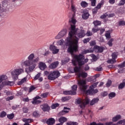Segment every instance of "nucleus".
Instances as JSON below:
<instances>
[{
	"mask_svg": "<svg viewBox=\"0 0 125 125\" xmlns=\"http://www.w3.org/2000/svg\"><path fill=\"white\" fill-rule=\"evenodd\" d=\"M86 36H87L88 37H90V36H92V33L90 32V31H87L86 33Z\"/></svg>",
	"mask_w": 125,
	"mask_h": 125,
	"instance_id": "obj_62",
	"label": "nucleus"
},
{
	"mask_svg": "<svg viewBox=\"0 0 125 125\" xmlns=\"http://www.w3.org/2000/svg\"><path fill=\"white\" fill-rule=\"evenodd\" d=\"M118 55L119 54L118 52L113 53L112 54V59L108 60L107 61V63H109L110 64H113V63L116 62V59H117Z\"/></svg>",
	"mask_w": 125,
	"mask_h": 125,
	"instance_id": "obj_10",
	"label": "nucleus"
},
{
	"mask_svg": "<svg viewBox=\"0 0 125 125\" xmlns=\"http://www.w3.org/2000/svg\"><path fill=\"white\" fill-rule=\"evenodd\" d=\"M66 36H67V29H63L55 36V39L56 40H60V39H62V38H64V37H66Z\"/></svg>",
	"mask_w": 125,
	"mask_h": 125,
	"instance_id": "obj_9",
	"label": "nucleus"
},
{
	"mask_svg": "<svg viewBox=\"0 0 125 125\" xmlns=\"http://www.w3.org/2000/svg\"><path fill=\"white\" fill-rule=\"evenodd\" d=\"M70 53H71V55L73 58L72 64L76 66L74 68H69L68 69L69 73H77L78 79H80L81 77H82V78H86V77H87V73L84 72H81V66H83L84 63L88 62V59H85L84 62L83 60L84 59V56L82 54H80L78 55L73 54V53H74V52ZM77 64H78L79 67L76 66Z\"/></svg>",
	"mask_w": 125,
	"mask_h": 125,
	"instance_id": "obj_2",
	"label": "nucleus"
},
{
	"mask_svg": "<svg viewBox=\"0 0 125 125\" xmlns=\"http://www.w3.org/2000/svg\"><path fill=\"white\" fill-rule=\"evenodd\" d=\"M59 122L61 123V124H62L63 125V123H65V122H67V118L62 117L59 119Z\"/></svg>",
	"mask_w": 125,
	"mask_h": 125,
	"instance_id": "obj_29",
	"label": "nucleus"
},
{
	"mask_svg": "<svg viewBox=\"0 0 125 125\" xmlns=\"http://www.w3.org/2000/svg\"><path fill=\"white\" fill-rule=\"evenodd\" d=\"M83 13L82 15V18L84 20H86L89 17V14L88 13V11L86 10H83Z\"/></svg>",
	"mask_w": 125,
	"mask_h": 125,
	"instance_id": "obj_13",
	"label": "nucleus"
},
{
	"mask_svg": "<svg viewBox=\"0 0 125 125\" xmlns=\"http://www.w3.org/2000/svg\"><path fill=\"white\" fill-rule=\"evenodd\" d=\"M39 67L40 69H41L42 71H43L44 69H46V64H45V63L43 62H40L39 63Z\"/></svg>",
	"mask_w": 125,
	"mask_h": 125,
	"instance_id": "obj_17",
	"label": "nucleus"
},
{
	"mask_svg": "<svg viewBox=\"0 0 125 125\" xmlns=\"http://www.w3.org/2000/svg\"><path fill=\"white\" fill-rule=\"evenodd\" d=\"M90 125H104V124H103L102 123L96 124V123L93 122V123H91Z\"/></svg>",
	"mask_w": 125,
	"mask_h": 125,
	"instance_id": "obj_57",
	"label": "nucleus"
},
{
	"mask_svg": "<svg viewBox=\"0 0 125 125\" xmlns=\"http://www.w3.org/2000/svg\"><path fill=\"white\" fill-rule=\"evenodd\" d=\"M68 100V98L67 97H62V102H65Z\"/></svg>",
	"mask_w": 125,
	"mask_h": 125,
	"instance_id": "obj_63",
	"label": "nucleus"
},
{
	"mask_svg": "<svg viewBox=\"0 0 125 125\" xmlns=\"http://www.w3.org/2000/svg\"><path fill=\"white\" fill-rule=\"evenodd\" d=\"M83 69L85 71H87V70H89V66L87 65H85L83 66Z\"/></svg>",
	"mask_w": 125,
	"mask_h": 125,
	"instance_id": "obj_56",
	"label": "nucleus"
},
{
	"mask_svg": "<svg viewBox=\"0 0 125 125\" xmlns=\"http://www.w3.org/2000/svg\"><path fill=\"white\" fill-rule=\"evenodd\" d=\"M108 96L109 99H112V98H114V97L116 96V93L114 92H111L109 94Z\"/></svg>",
	"mask_w": 125,
	"mask_h": 125,
	"instance_id": "obj_37",
	"label": "nucleus"
},
{
	"mask_svg": "<svg viewBox=\"0 0 125 125\" xmlns=\"http://www.w3.org/2000/svg\"><path fill=\"white\" fill-rule=\"evenodd\" d=\"M7 118H9L10 120H12L14 118V114L13 113L7 115Z\"/></svg>",
	"mask_w": 125,
	"mask_h": 125,
	"instance_id": "obj_45",
	"label": "nucleus"
},
{
	"mask_svg": "<svg viewBox=\"0 0 125 125\" xmlns=\"http://www.w3.org/2000/svg\"><path fill=\"white\" fill-rule=\"evenodd\" d=\"M40 58L36 57L35 58V54L31 53L27 57V60L21 62V67H28L25 68L26 73L33 72L34 70L37 67V63L39 62Z\"/></svg>",
	"mask_w": 125,
	"mask_h": 125,
	"instance_id": "obj_3",
	"label": "nucleus"
},
{
	"mask_svg": "<svg viewBox=\"0 0 125 125\" xmlns=\"http://www.w3.org/2000/svg\"><path fill=\"white\" fill-rule=\"evenodd\" d=\"M41 75H42V73H39L37 75L35 76L34 80H38V79L41 77Z\"/></svg>",
	"mask_w": 125,
	"mask_h": 125,
	"instance_id": "obj_50",
	"label": "nucleus"
},
{
	"mask_svg": "<svg viewBox=\"0 0 125 125\" xmlns=\"http://www.w3.org/2000/svg\"><path fill=\"white\" fill-rule=\"evenodd\" d=\"M98 9L96 7L93 9V13L94 14L95 13H97V11H98Z\"/></svg>",
	"mask_w": 125,
	"mask_h": 125,
	"instance_id": "obj_60",
	"label": "nucleus"
},
{
	"mask_svg": "<svg viewBox=\"0 0 125 125\" xmlns=\"http://www.w3.org/2000/svg\"><path fill=\"white\" fill-rule=\"evenodd\" d=\"M105 36L106 39H110V38H111V33H110V31L106 32Z\"/></svg>",
	"mask_w": 125,
	"mask_h": 125,
	"instance_id": "obj_41",
	"label": "nucleus"
},
{
	"mask_svg": "<svg viewBox=\"0 0 125 125\" xmlns=\"http://www.w3.org/2000/svg\"><path fill=\"white\" fill-rule=\"evenodd\" d=\"M90 102V99L88 97H86L84 99L79 98L77 101V103L78 104L81 109H84L86 107V105H88Z\"/></svg>",
	"mask_w": 125,
	"mask_h": 125,
	"instance_id": "obj_5",
	"label": "nucleus"
},
{
	"mask_svg": "<svg viewBox=\"0 0 125 125\" xmlns=\"http://www.w3.org/2000/svg\"><path fill=\"white\" fill-rule=\"evenodd\" d=\"M100 77V74H96L93 77V79H94V82L96 81V79Z\"/></svg>",
	"mask_w": 125,
	"mask_h": 125,
	"instance_id": "obj_54",
	"label": "nucleus"
},
{
	"mask_svg": "<svg viewBox=\"0 0 125 125\" xmlns=\"http://www.w3.org/2000/svg\"><path fill=\"white\" fill-rule=\"evenodd\" d=\"M22 121H23L24 123H25L26 124H31V123H33L34 122V120L32 119H23Z\"/></svg>",
	"mask_w": 125,
	"mask_h": 125,
	"instance_id": "obj_27",
	"label": "nucleus"
},
{
	"mask_svg": "<svg viewBox=\"0 0 125 125\" xmlns=\"http://www.w3.org/2000/svg\"><path fill=\"white\" fill-rule=\"evenodd\" d=\"M35 89L36 87H35L34 86H30V87L29 88V92H32V91H33V90H35Z\"/></svg>",
	"mask_w": 125,
	"mask_h": 125,
	"instance_id": "obj_47",
	"label": "nucleus"
},
{
	"mask_svg": "<svg viewBox=\"0 0 125 125\" xmlns=\"http://www.w3.org/2000/svg\"><path fill=\"white\" fill-rule=\"evenodd\" d=\"M114 16H115V14H110L108 15L107 13H105L102 16H101V18L102 19H104V18H107V17L108 18H110L111 17H114Z\"/></svg>",
	"mask_w": 125,
	"mask_h": 125,
	"instance_id": "obj_15",
	"label": "nucleus"
},
{
	"mask_svg": "<svg viewBox=\"0 0 125 125\" xmlns=\"http://www.w3.org/2000/svg\"><path fill=\"white\" fill-rule=\"evenodd\" d=\"M81 5L82 7H87L88 6V4L86 2L83 1L81 3Z\"/></svg>",
	"mask_w": 125,
	"mask_h": 125,
	"instance_id": "obj_35",
	"label": "nucleus"
},
{
	"mask_svg": "<svg viewBox=\"0 0 125 125\" xmlns=\"http://www.w3.org/2000/svg\"><path fill=\"white\" fill-rule=\"evenodd\" d=\"M95 44H96V43L95 42V41H91L90 42V45H91V46L95 45Z\"/></svg>",
	"mask_w": 125,
	"mask_h": 125,
	"instance_id": "obj_64",
	"label": "nucleus"
},
{
	"mask_svg": "<svg viewBox=\"0 0 125 125\" xmlns=\"http://www.w3.org/2000/svg\"><path fill=\"white\" fill-rule=\"evenodd\" d=\"M14 98V97L13 96H11L10 97H9L8 98H6V101H10V100H12Z\"/></svg>",
	"mask_w": 125,
	"mask_h": 125,
	"instance_id": "obj_53",
	"label": "nucleus"
},
{
	"mask_svg": "<svg viewBox=\"0 0 125 125\" xmlns=\"http://www.w3.org/2000/svg\"><path fill=\"white\" fill-rule=\"evenodd\" d=\"M125 86V79H124L123 81V82L119 84L118 86V88L119 89H123V88H124Z\"/></svg>",
	"mask_w": 125,
	"mask_h": 125,
	"instance_id": "obj_28",
	"label": "nucleus"
},
{
	"mask_svg": "<svg viewBox=\"0 0 125 125\" xmlns=\"http://www.w3.org/2000/svg\"><path fill=\"white\" fill-rule=\"evenodd\" d=\"M118 26H125V21L123 20H120L118 23Z\"/></svg>",
	"mask_w": 125,
	"mask_h": 125,
	"instance_id": "obj_36",
	"label": "nucleus"
},
{
	"mask_svg": "<svg viewBox=\"0 0 125 125\" xmlns=\"http://www.w3.org/2000/svg\"><path fill=\"white\" fill-rule=\"evenodd\" d=\"M118 67H119L120 68H123L124 67H125V62H124L123 63H122L121 64H119L118 65Z\"/></svg>",
	"mask_w": 125,
	"mask_h": 125,
	"instance_id": "obj_59",
	"label": "nucleus"
},
{
	"mask_svg": "<svg viewBox=\"0 0 125 125\" xmlns=\"http://www.w3.org/2000/svg\"><path fill=\"white\" fill-rule=\"evenodd\" d=\"M77 88H78V86H77V85H73L72 87V90H71V91H75L76 94H77V92L76 91H77Z\"/></svg>",
	"mask_w": 125,
	"mask_h": 125,
	"instance_id": "obj_40",
	"label": "nucleus"
},
{
	"mask_svg": "<svg viewBox=\"0 0 125 125\" xmlns=\"http://www.w3.org/2000/svg\"><path fill=\"white\" fill-rule=\"evenodd\" d=\"M47 95H48V93H45L41 95V97H42V98H46Z\"/></svg>",
	"mask_w": 125,
	"mask_h": 125,
	"instance_id": "obj_48",
	"label": "nucleus"
},
{
	"mask_svg": "<svg viewBox=\"0 0 125 125\" xmlns=\"http://www.w3.org/2000/svg\"><path fill=\"white\" fill-rule=\"evenodd\" d=\"M105 2V1L104 0H102L97 5V6L96 7L98 9H100L103 5H104V3Z\"/></svg>",
	"mask_w": 125,
	"mask_h": 125,
	"instance_id": "obj_24",
	"label": "nucleus"
},
{
	"mask_svg": "<svg viewBox=\"0 0 125 125\" xmlns=\"http://www.w3.org/2000/svg\"><path fill=\"white\" fill-rule=\"evenodd\" d=\"M69 23L70 27L69 28V32L68 37L65 39L64 42L66 46H68L67 49L68 52L73 53V52H77L79 48L78 43H79L78 38H83L85 36L84 30H83V27H81V30L76 28V23L77 20L75 17L73 16L69 19Z\"/></svg>",
	"mask_w": 125,
	"mask_h": 125,
	"instance_id": "obj_1",
	"label": "nucleus"
},
{
	"mask_svg": "<svg viewBox=\"0 0 125 125\" xmlns=\"http://www.w3.org/2000/svg\"><path fill=\"white\" fill-rule=\"evenodd\" d=\"M55 123V119L54 118H50L46 122L47 125H54Z\"/></svg>",
	"mask_w": 125,
	"mask_h": 125,
	"instance_id": "obj_20",
	"label": "nucleus"
},
{
	"mask_svg": "<svg viewBox=\"0 0 125 125\" xmlns=\"http://www.w3.org/2000/svg\"><path fill=\"white\" fill-rule=\"evenodd\" d=\"M122 118V116L120 115H117L115 117H114L112 118V122H117V121H119V120H121Z\"/></svg>",
	"mask_w": 125,
	"mask_h": 125,
	"instance_id": "obj_25",
	"label": "nucleus"
},
{
	"mask_svg": "<svg viewBox=\"0 0 125 125\" xmlns=\"http://www.w3.org/2000/svg\"><path fill=\"white\" fill-rule=\"evenodd\" d=\"M78 83L79 86V88L81 89V91L83 92L86 95H93L96 94L98 92V90L97 89H87L88 86L86 85V82L85 80H78Z\"/></svg>",
	"mask_w": 125,
	"mask_h": 125,
	"instance_id": "obj_4",
	"label": "nucleus"
},
{
	"mask_svg": "<svg viewBox=\"0 0 125 125\" xmlns=\"http://www.w3.org/2000/svg\"><path fill=\"white\" fill-rule=\"evenodd\" d=\"M125 120H121L120 121L118 122L116 124H113V122H106L105 123V125H125Z\"/></svg>",
	"mask_w": 125,
	"mask_h": 125,
	"instance_id": "obj_12",
	"label": "nucleus"
},
{
	"mask_svg": "<svg viewBox=\"0 0 125 125\" xmlns=\"http://www.w3.org/2000/svg\"><path fill=\"white\" fill-rule=\"evenodd\" d=\"M67 125H78L77 122H69L67 123Z\"/></svg>",
	"mask_w": 125,
	"mask_h": 125,
	"instance_id": "obj_49",
	"label": "nucleus"
},
{
	"mask_svg": "<svg viewBox=\"0 0 125 125\" xmlns=\"http://www.w3.org/2000/svg\"><path fill=\"white\" fill-rule=\"evenodd\" d=\"M103 68L102 67L99 66L98 67H97L96 69V71H97L98 72H100V71H102Z\"/></svg>",
	"mask_w": 125,
	"mask_h": 125,
	"instance_id": "obj_58",
	"label": "nucleus"
},
{
	"mask_svg": "<svg viewBox=\"0 0 125 125\" xmlns=\"http://www.w3.org/2000/svg\"><path fill=\"white\" fill-rule=\"evenodd\" d=\"M125 0H120L119 3H118V6H122L125 5Z\"/></svg>",
	"mask_w": 125,
	"mask_h": 125,
	"instance_id": "obj_38",
	"label": "nucleus"
},
{
	"mask_svg": "<svg viewBox=\"0 0 125 125\" xmlns=\"http://www.w3.org/2000/svg\"><path fill=\"white\" fill-rule=\"evenodd\" d=\"M24 73V69L23 68H15L11 72L12 78L14 81L18 80V77Z\"/></svg>",
	"mask_w": 125,
	"mask_h": 125,
	"instance_id": "obj_6",
	"label": "nucleus"
},
{
	"mask_svg": "<svg viewBox=\"0 0 125 125\" xmlns=\"http://www.w3.org/2000/svg\"><path fill=\"white\" fill-rule=\"evenodd\" d=\"M90 41V38H87L85 39L84 40H83V42L84 43H86L87 42H88Z\"/></svg>",
	"mask_w": 125,
	"mask_h": 125,
	"instance_id": "obj_55",
	"label": "nucleus"
},
{
	"mask_svg": "<svg viewBox=\"0 0 125 125\" xmlns=\"http://www.w3.org/2000/svg\"><path fill=\"white\" fill-rule=\"evenodd\" d=\"M39 99H40V97H36L33 99L32 102V104H39V103H40L41 102L39 101Z\"/></svg>",
	"mask_w": 125,
	"mask_h": 125,
	"instance_id": "obj_23",
	"label": "nucleus"
},
{
	"mask_svg": "<svg viewBox=\"0 0 125 125\" xmlns=\"http://www.w3.org/2000/svg\"><path fill=\"white\" fill-rule=\"evenodd\" d=\"M104 50V47H100L97 45H95L93 49L90 48L89 50H85L83 52V54H86V53H90L96 51V52H103Z\"/></svg>",
	"mask_w": 125,
	"mask_h": 125,
	"instance_id": "obj_8",
	"label": "nucleus"
},
{
	"mask_svg": "<svg viewBox=\"0 0 125 125\" xmlns=\"http://www.w3.org/2000/svg\"><path fill=\"white\" fill-rule=\"evenodd\" d=\"M111 83H112V81H111V80H108L106 84V85L107 87H109V86L111 85Z\"/></svg>",
	"mask_w": 125,
	"mask_h": 125,
	"instance_id": "obj_52",
	"label": "nucleus"
},
{
	"mask_svg": "<svg viewBox=\"0 0 125 125\" xmlns=\"http://www.w3.org/2000/svg\"><path fill=\"white\" fill-rule=\"evenodd\" d=\"M26 81L27 77H24L20 81L18 82L17 84H18V85H21L22 83H26Z\"/></svg>",
	"mask_w": 125,
	"mask_h": 125,
	"instance_id": "obj_26",
	"label": "nucleus"
},
{
	"mask_svg": "<svg viewBox=\"0 0 125 125\" xmlns=\"http://www.w3.org/2000/svg\"><path fill=\"white\" fill-rule=\"evenodd\" d=\"M99 101V99H98V98H94L90 102V105L91 106H93V105L96 104V103H97V102Z\"/></svg>",
	"mask_w": 125,
	"mask_h": 125,
	"instance_id": "obj_22",
	"label": "nucleus"
},
{
	"mask_svg": "<svg viewBox=\"0 0 125 125\" xmlns=\"http://www.w3.org/2000/svg\"><path fill=\"white\" fill-rule=\"evenodd\" d=\"M59 64V62H54L50 64L49 68H50V69H55V68L57 67Z\"/></svg>",
	"mask_w": 125,
	"mask_h": 125,
	"instance_id": "obj_16",
	"label": "nucleus"
},
{
	"mask_svg": "<svg viewBox=\"0 0 125 125\" xmlns=\"http://www.w3.org/2000/svg\"><path fill=\"white\" fill-rule=\"evenodd\" d=\"M66 110H70V108H67V107H64L63 111H62V112H61V115H64V114H67V113L69 112V111Z\"/></svg>",
	"mask_w": 125,
	"mask_h": 125,
	"instance_id": "obj_30",
	"label": "nucleus"
},
{
	"mask_svg": "<svg viewBox=\"0 0 125 125\" xmlns=\"http://www.w3.org/2000/svg\"><path fill=\"white\" fill-rule=\"evenodd\" d=\"M89 0L91 2L92 6H95V5L96 4V0Z\"/></svg>",
	"mask_w": 125,
	"mask_h": 125,
	"instance_id": "obj_46",
	"label": "nucleus"
},
{
	"mask_svg": "<svg viewBox=\"0 0 125 125\" xmlns=\"http://www.w3.org/2000/svg\"><path fill=\"white\" fill-rule=\"evenodd\" d=\"M93 24L95 27H96V26H100V25H101V21H93Z\"/></svg>",
	"mask_w": 125,
	"mask_h": 125,
	"instance_id": "obj_32",
	"label": "nucleus"
},
{
	"mask_svg": "<svg viewBox=\"0 0 125 125\" xmlns=\"http://www.w3.org/2000/svg\"><path fill=\"white\" fill-rule=\"evenodd\" d=\"M71 10L74 13L76 12V7L73 4H71Z\"/></svg>",
	"mask_w": 125,
	"mask_h": 125,
	"instance_id": "obj_51",
	"label": "nucleus"
},
{
	"mask_svg": "<svg viewBox=\"0 0 125 125\" xmlns=\"http://www.w3.org/2000/svg\"><path fill=\"white\" fill-rule=\"evenodd\" d=\"M64 43H65V41L63 39H61L57 42V45H64Z\"/></svg>",
	"mask_w": 125,
	"mask_h": 125,
	"instance_id": "obj_31",
	"label": "nucleus"
},
{
	"mask_svg": "<svg viewBox=\"0 0 125 125\" xmlns=\"http://www.w3.org/2000/svg\"><path fill=\"white\" fill-rule=\"evenodd\" d=\"M44 75L48 76V79L51 81H54L55 79H57L60 76V73L58 71H54L53 72H49L46 71L44 72Z\"/></svg>",
	"mask_w": 125,
	"mask_h": 125,
	"instance_id": "obj_7",
	"label": "nucleus"
},
{
	"mask_svg": "<svg viewBox=\"0 0 125 125\" xmlns=\"http://www.w3.org/2000/svg\"><path fill=\"white\" fill-rule=\"evenodd\" d=\"M100 30V29L99 28H92V32L93 33H96V32H98Z\"/></svg>",
	"mask_w": 125,
	"mask_h": 125,
	"instance_id": "obj_61",
	"label": "nucleus"
},
{
	"mask_svg": "<svg viewBox=\"0 0 125 125\" xmlns=\"http://www.w3.org/2000/svg\"><path fill=\"white\" fill-rule=\"evenodd\" d=\"M41 108L44 111H48L49 109H50V107H49V106H48L47 104H44L41 105Z\"/></svg>",
	"mask_w": 125,
	"mask_h": 125,
	"instance_id": "obj_14",
	"label": "nucleus"
},
{
	"mask_svg": "<svg viewBox=\"0 0 125 125\" xmlns=\"http://www.w3.org/2000/svg\"><path fill=\"white\" fill-rule=\"evenodd\" d=\"M2 84H3V85H10V86H12V85H14V82L5 81L2 83Z\"/></svg>",
	"mask_w": 125,
	"mask_h": 125,
	"instance_id": "obj_18",
	"label": "nucleus"
},
{
	"mask_svg": "<svg viewBox=\"0 0 125 125\" xmlns=\"http://www.w3.org/2000/svg\"><path fill=\"white\" fill-rule=\"evenodd\" d=\"M7 79V76L2 74L0 75V83H1L2 82L4 81H6V79Z\"/></svg>",
	"mask_w": 125,
	"mask_h": 125,
	"instance_id": "obj_21",
	"label": "nucleus"
},
{
	"mask_svg": "<svg viewBox=\"0 0 125 125\" xmlns=\"http://www.w3.org/2000/svg\"><path fill=\"white\" fill-rule=\"evenodd\" d=\"M59 106V104L57 103V104H52L51 107L52 109H55L56 108H57V107H58Z\"/></svg>",
	"mask_w": 125,
	"mask_h": 125,
	"instance_id": "obj_43",
	"label": "nucleus"
},
{
	"mask_svg": "<svg viewBox=\"0 0 125 125\" xmlns=\"http://www.w3.org/2000/svg\"><path fill=\"white\" fill-rule=\"evenodd\" d=\"M70 61V59L69 58H66L64 60L62 61V65L66 64V63H68V62Z\"/></svg>",
	"mask_w": 125,
	"mask_h": 125,
	"instance_id": "obj_34",
	"label": "nucleus"
},
{
	"mask_svg": "<svg viewBox=\"0 0 125 125\" xmlns=\"http://www.w3.org/2000/svg\"><path fill=\"white\" fill-rule=\"evenodd\" d=\"M113 42H114V39H110L107 43V44H108L109 46H112L113 45Z\"/></svg>",
	"mask_w": 125,
	"mask_h": 125,
	"instance_id": "obj_42",
	"label": "nucleus"
},
{
	"mask_svg": "<svg viewBox=\"0 0 125 125\" xmlns=\"http://www.w3.org/2000/svg\"><path fill=\"white\" fill-rule=\"evenodd\" d=\"M63 94L65 95H76V92L70 91H63Z\"/></svg>",
	"mask_w": 125,
	"mask_h": 125,
	"instance_id": "obj_19",
	"label": "nucleus"
},
{
	"mask_svg": "<svg viewBox=\"0 0 125 125\" xmlns=\"http://www.w3.org/2000/svg\"><path fill=\"white\" fill-rule=\"evenodd\" d=\"M98 83H99V82H96L95 83H94L92 85L89 86V89L95 88V87L97 86V84H98Z\"/></svg>",
	"mask_w": 125,
	"mask_h": 125,
	"instance_id": "obj_33",
	"label": "nucleus"
},
{
	"mask_svg": "<svg viewBox=\"0 0 125 125\" xmlns=\"http://www.w3.org/2000/svg\"><path fill=\"white\" fill-rule=\"evenodd\" d=\"M49 49L52 51L53 54H57L59 52V49L57 48V47L53 44L50 45Z\"/></svg>",
	"mask_w": 125,
	"mask_h": 125,
	"instance_id": "obj_11",
	"label": "nucleus"
},
{
	"mask_svg": "<svg viewBox=\"0 0 125 125\" xmlns=\"http://www.w3.org/2000/svg\"><path fill=\"white\" fill-rule=\"evenodd\" d=\"M6 116V112L4 111H2L0 114V118H4Z\"/></svg>",
	"mask_w": 125,
	"mask_h": 125,
	"instance_id": "obj_44",
	"label": "nucleus"
},
{
	"mask_svg": "<svg viewBox=\"0 0 125 125\" xmlns=\"http://www.w3.org/2000/svg\"><path fill=\"white\" fill-rule=\"evenodd\" d=\"M33 116L35 118H38V117L40 116V113H39V112H38V111H34V112L33 113Z\"/></svg>",
	"mask_w": 125,
	"mask_h": 125,
	"instance_id": "obj_39",
	"label": "nucleus"
}]
</instances>
